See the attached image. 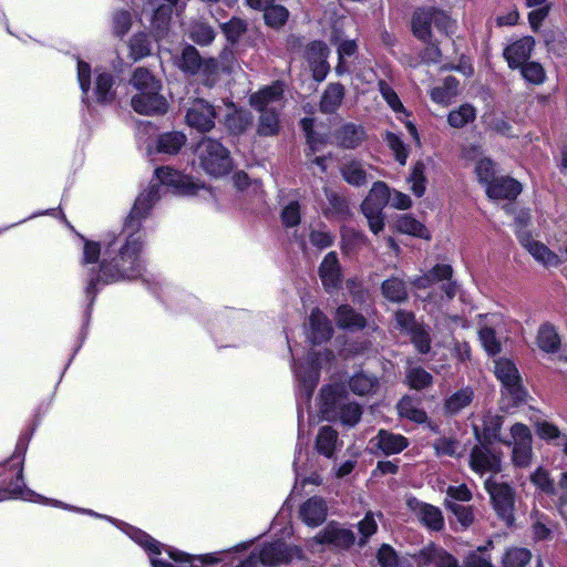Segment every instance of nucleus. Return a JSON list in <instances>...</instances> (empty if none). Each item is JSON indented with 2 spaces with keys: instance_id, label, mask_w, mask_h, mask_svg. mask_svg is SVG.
Returning <instances> with one entry per match:
<instances>
[{
  "instance_id": "f03ea898",
  "label": "nucleus",
  "mask_w": 567,
  "mask_h": 567,
  "mask_svg": "<svg viewBox=\"0 0 567 567\" xmlns=\"http://www.w3.org/2000/svg\"><path fill=\"white\" fill-rule=\"evenodd\" d=\"M22 470L23 468L21 466L19 470L18 476H17V481L14 483H11L9 486V495L11 498H21L24 501H37V502H41L45 505H51V506L59 507V508H62L65 511H71V512H75V513H80V514H85V515H89V516H92L95 518L105 519V520L110 522L111 524H113L115 527H117L120 530H122L124 534H126L133 542H135L138 545H142V532L125 522L118 520L109 515L96 513L92 509L72 506V505L65 504L61 501L45 498L41 495L35 494L33 491L29 489L24 485Z\"/></svg>"
},
{
  "instance_id": "393cba45",
  "label": "nucleus",
  "mask_w": 567,
  "mask_h": 567,
  "mask_svg": "<svg viewBox=\"0 0 567 567\" xmlns=\"http://www.w3.org/2000/svg\"><path fill=\"white\" fill-rule=\"evenodd\" d=\"M113 85V75L107 71L96 69L94 87L92 91V96L94 101L101 104L111 103L115 97Z\"/></svg>"
},
{
  "instance_id": "a878e982",
  "label": "nucleus",
  "mask_w": 567,
  "mask_h": 567,
  "mask_svg": "<svg viewBox=\"0 0 567 567\" xmlns=\"http://www.w3.org/2000/svg\"><path fill=\"white\" fill-rule=\"evenodd\" d=\"M319 544H331L338 547H348L353 544L354 535L348 529L340 528L334 524L327 525L315 537Z\"/></svg>"
},
{
  "instance_id": "0eeeda50",
  "label": "nucleus",
  "mask_w": 567,
  "mask_h": 567,
  "mask_svg": "<svg viewBox=\"0 0 567 567\" xmlns=\"http://www.w3.org/2000/svg\"><path fill=\"white\" fill-rule=\"evenodd\" d=\"M333 354L331 351L326 350L323 353H318L315 358L313 354L309 355V360L306 365L299 364L296 368V377L299 382V395L308 402L312 395V392L319 381V369L321 359L330 361Z\"/></svg>"
},
{
  "instance_id": "c03bdc74",
  "label": "nucleus",
  "mask_w": 567,
  "mask_h": 567,
  "mask_svg": "<svg viewBox=\"0 0 567 567\" xmlns=\"http://www.w3.org/2000/svg\"><path fill=\"white\" fill-rule=\"evenodd\" d=\"M492 546V542H488L487 545L480 546L470 551L463 560L464 567H494L492 564V557L487 553Z\"/></svg>"
},
{
  "instance_id": "a19ab883",
  "label": "nucleus",
  "mask_w": 567,
  "mask_h": 567,
  "mask_svg": "<svg viewBox=\"0 0 567 567\" xmlns=\"http://www.w3.org/2000/svg\"><path fill=\"white\" fill-rule=\"evenodd\" d=\"M336 320L339 327L350 330H359L365 326L364 317L357 313L349 306L338 308Z\"/></svg>"
},
{
  "instance_id": "680f3d73",
  "label": "nucleus",
  "mask_w": 567,
  "mask_h": 567,
  "mask_svg": "<svg viewBox=\"0 0 567 567\" xmlns=\"http://www.w3.org/2000/svg\"><path fill=\"white\" fill-rule=\"evenodd\" d=\"M289 17L288 10L282 6H269L264 13L265 21L268 25L278 28L285 24Z\"/></svg>"
},
{
  "instance_id": "603ef678",
  "label": "nucleus",
  "mask_w": 567,
  "mask_h": 567,
  "mask_svg": "<svg viewBox=\"0 0 567 567\" xmlns=\"http://www.w3.org/2000/svg\"><path fill=\"white\" fill-rule=\"evenodd\" d=\"M398 411L401 416L417 423H423L426 420V413L417 408L413 399L408 396L399 402Z\"/></svg>"
},
{
  "instance_id": "09e8293b",
  "label": "nucleus",
  "mask_w": 567,
  "mask_h": 567,
  "mask_svg": "<svg viewBox=\"0 0 567 567\" xmlns=\"http://www.w3.org/2000/svg\"><path fill=\"white\" fill-rule=\"evenodd\" d=\"M202 59L198 51L193 45H186L181 55L179 68L187 73L195 74L199 72Z\"/></svg>"
},
{
  "instance_id": "5701e85b",
  "label": "nucleus",
  "mask_w": 567,
  "mask_h": 567,
  "mask_svg": "<svg viewBox=\"0 0 567 567\" xmlns=\"http://www.w3.org/2000/svg\"><path fill=\"white\" fill-rule=\"evenodd\" d=\"M535 41L532 37H525L508 45L504 56L511 68H519L527 62L534 48Z\"/></svg>"
},
{
  "instance_id": "f257e3e1",
  "label": "nucleus",
  "mask_w": 567,
  "mask_h": 567,
  "mask_svg": "<svg viewBox=\"0 0 567 567\" xmlns=\"http://www.w3.org/2000/svg\"><path fill=\"white\" fill-rule=\"evenodd\" d=\"M136 196L134 205L125 220L123 234L125 243L120 249L118 259L113 266L106 258L101 257V245L94 240H85L81 264L86 271L85 293L92 306L100 288L120 279H134L140 275L142 251V208Z\"/></svg>"
},
{
  "instance_id": "1a4fd4ad",
  "label": "nucleus",
  "mask_w": 567,
  "mask_h": 567,
  "mask_svg": "<svg viewBox=\"0 0 567 567\" xmlns=\"http://www.w3.org/2000/svg\"><path fill=\"white\" fill-rule=\"evenodd\" d=\"M468 464L481 476L496 474L502 471V453L492 450L488 443L480 442L471 450Z\"/></svg>"
},
{
  "instance_id": "2f4dec72",
  "label": "nucleus",
  "mask_w": 567,
  "mask_h": 567,
  "mask_svg": "<svg viewBox=\"0 0 567 567\" xmlns=\"http://www.w3.org/2000/svg\"><path fill=\"white\" fill-rule=\"evenodd\" d=\"M457 80L453 76H447L444 79L441 85H437L431 90V99L433 102L446 106L451 104L452 101L457 96Z\"/></svg>"
},
{
  "instance_id": "2eb2a0df",
  "label": "nucleus",
  "mask_w": 567,
  "mask_h": 567,
  "mask_svg": "<svg viewBox=\"0 0 567 567\" xmlns=\"http://www.w3.org/2000/svg\"><path fill=\"white\" fill-rule=\"evenodd\" d=\"M159 89V81L144 70V115L163 114L167 110V101L158 93Z\"/></svg>"
},
{
  "instance_id": "dca6fc26",
  "label": "nucleus",
  "mask_w": 567,
  "mask_h": 567,
  "mask_svg": "<svg viewBox=\"0 0 567 567\" xmlns=\"http://www.w3.org/2000/svg\"><path fill=\"white\" fill-rule=\"evenodd\" d=\"M284 85L276 82L250 96V104L258 111H277L282 105Z\"/></svg>"
},
{
  "instance_id": "774afa93",
  "label": "nucleus",
  "mask_w": 567,
  "mask_h": 567,
  "mask_svg": "<svg viewBox=\"0 0 567 567\" xmlns=\"http://www.w3.org/2000/svg\"><path fill=\"white\" fill-rule=\"evenodd\" d=\"M478 336H480L482 346L489 354H496V353L501 352V343L496 339V336H495V332L493 329H491L488 327H484L480 330Z\"/></svg>"
},
{
  "instance_id": "cd10ccee",
  "label": "nucleus",
  "mask_w": 567,
  "mask_h": 567,
  "mask_svg": "<svg viewBox=\"0 0 567 567\" xmlns=\"http://www.w3.org/2000/svg\"><path fill=\"white\" fill-rule=\"evenodd\" d=\"M321 281L327 290L336 289L341 282L340 266L336 252H329L319 267Z\"/></svg>"
},
{
  "instance_id": "aec40b11",
  "label": "nucleus",
  "mask_w": 567,
  "mask_h": 567,
  "mask_svg": "<svg viewBox=\"0 0 567 567\" xmlns=\"http://www.w3.org/2000/svg\"><path fill=\"white\" fill-rule=\"evenodd\" d=\"M408 504L419 520L427 528L437 532L444 527V518L439 507L419 502L415 498L409 499Z\"/></svg>"
},
{
  "instance_id": "f8f14e48",
  "label": "nucleus",
  "mask_w": 567,
  "mask_h": 567,
  "mask_svg": "<svg viewBox=\"0 0 567 567\" xmlns=\"http://www.w3.org/2000/svg\"><path fill=\"white\" fill-rule=\"evenodd\" d=\"M495 374L515 403L524 399L525 391L520 384L518 370L511 360L502 358L495 360Z\"/></svg>"
},
{
  "instance_id": "473e14b6",
  "label": "nucleus",
  "mask_w": 567,
  "mask_h": 567,
  "mask_svg": "<svg viewBox=\"0 0 567 567\" xmlns=\"http://www.w3.org/2000/svg\"><path fill=\"white\" fill-rule=\"evenodd\" d=\"M142 59V34L135 33L126 45V54L123 52L118 53V62L114 65V69L122 73L124 66H130L132 63L137 62Z\"/></svg>"
},
{
  "instance_id": "4c0bfd02",
  "label": "nucleus",
  "mask_w": 567,
  "mask_h": 567,
  "mask_svg": "<svg viewBox=\"0 0 567 567\" xmlns=\"http://www.w3.org/2000/svg\"><path fill=\"white\" fill-rule=\"evenodd\" d=\"M378 446L386 455L396 454L408 446V440L401 434L381 430L378 434Z\"/></svg>"
},
{
  "instance_id": "a211bd4d",
  "label": "nucleus",
  "mask_w": 567,
  "mask_h": 567,
  "mask_svg": "<svg viewBox=\"0 0 567 567\" xmlns=\"http://www.w3.org/2000/svg\"><path fill=\"white\" fill-rule=\"evenodd\" d=\"M328 515V505L324 498L313 496L300 505L299 517L310 527L321 525Z\"/></svg>"
},
{
  "instance_id": "c756f323",
  "label": "nucleus",
  "mask_w": 567,
  "mask_h": 567,
  "mask_svg": "<svg viewBox=\"0 0 567 567\" xmlns=\"http://www.w3.org/2000/svg\"><path fill=\"white\" fill-rule=\"evenodd\" d=\"M334 137L339 146L352 150L363 142L365 132L362 126L349 123L340 127L336 132Z\"/></svg>"
},
{
  "instance_id": "a18cd8bd",
  "label": "nucleus",
  "mask_w": 567,
  "mask_h": 567,
  "mask_svg": "<svg viewBox=\"0 0 567 567\" xmlns=\"http://www.w3.org/2000/svg\"><path fill=\"white\" fill-rule=\"evenodd\" d=\"M382 293L392 302H402L408 298L405 284L399 278L386 279L382 284Z\"/></svg>"
},
{
  "instance_id": "8fccbe9b",
  "label": "nucleus",
  "mask_w": 567,
  "mask_h": 567,
  "mask_svg": "<svg viewBox=\"0 0 567 567\" xmlns=\"http://www.w3.org/2000/svg\"><path fill=\"white\" fill-rule=\"evenodd\" d=\"M532 559V553L526 548L513 547L503 556V567H525Z\"/></svg>"
},
{
  "instance_id": "69168bd1",
  "label": "nucleus",
  "mask_w": 567,
  "mask_h": 567,
  "mask_svg": "<svg viewBox=\"0 0 567 567\" xmlns=\"http://www.w3.org/2000/svg\"><path fill=\"white\" fill-rule=\"evenodd\" d=\"M445 504L463 527H468L473 523L474 515L471 507L460 505L453 501H446Z\"/></svg>"
},
{
  "instance_id": "4468645a",
  "label": "nucleus",
  "mask_w": 567,
  "mask_h": 567,
  "mask_svg": "<svg viewBox=\"0 0 567 567\" xmlns=\"http://www.w3.org/2000/svg\"><path fill=\"white\" fill-rule=\"evenodd\" d=\"M216 113L209 103L196 100L186 113L187 124L198 132H209L215 125Z\"/></svg>"
},
{
  "instance_id": "de8ad7c7",
  "label": "nucleus",
  "mask_w": 567,
  "mask_h": 567,
  "mask_svg": "<svg viewBox=\"0 0 567 567\" xmlns=\"http://www.w3.org/2000/svg\"><path fill=\"white\" fill-rule=\"evenodd\" d=\"M559 337L550 324H543L538 330L537 344L545 352H555L559 347Z\"/></svg>"
},
{
  "instance_id": "79ce46f5",
  "label": "nucleus",
  "mask_w": 567,
  "mask_h": 567,
  "mask_svg": "<svg viewBox=\"0 0 567 567\" xmlns=\"http://www.w3.org/2000/svg\"><path fill=\"white\" fill-rule=\"evenodd\" d=\"M349 386L358 395H368L377 391L379 382L372 375L358 373L350 379Z\"/></svg>"
},
{
  "instance_id": "412c9836",
  "label": "nucleus",
  "mask_w": 567,
  "mask_h": 567,
  "mask_svg": "<svg viewBox=\"0 0 567 567\" xmlns=\"http://www.w3.org/2000/svg\"><path fill=\"white\" fill-rule=\"evenodd\" d=\"M331 334L332 327L329 319L319 309H313L309 317L308 339L315 344H320L329 340Z\"/></svg>"
},
{
  "instance_id": "39448f33",
  "label": "nucleus",
  "mask_w": 567,
  "mask_h": 567,
  "mask_svg": "<svg viewBox=\"0 0 567 567\" xmlns=\"http://www.w3.org/2000/svg\"><path fill=\"white\" fill-rule=\"evenodd\" d=\"M433 29L449 35L453 32L454 22L445 12L435 8L417 10L412 20L413 34L424 43H431Z\"/></svg>"
},
{
  "instance_id": "9d476101",
  "label": "nucleus",
  "mask_w": 567,
  "mask_h": 567,
  "mask_svg": "<svg viewBox=\"0 0 567 567\" xmlns=\"http://www.w3.org/2000/svg\"><path fill=\"white\" fill-rule=\"evenodd\" d=\"M485 487L492 498L494 508L498 516L511 525L514 520L515 493L512 486L506 483L485 482Z\"/></svg>"
},
{
  "instance_id": "13d9d810",
  "label": "nucleus",
  "mask_w": 567,
  "mask_h": 567,
  "mask_svg": "<svg viewBox=\"0 0 567 567\" xmlns=\"http://www.w3.org/2000/svg\"><path fill=\"white\" fill-rule=\"evenodd\" d=\"M379 90L388 105L398 114H406V110L402 104L395 91L385 82L379 81Z\"/></svg>"
},
{
  "instance_id": "6e6d98bb",
  "label": "nucleus",
  "mask_w": 567,
  "mask_h": 567,
  "mask_svg": "<svg viewBox=\"0 0 567 567\" xmlns=\"http://www.w3.org/2000/svg\"><path fill=\"white\" fill-rule=\"evenodd\" d=\"M473 400V391L470 388L461 389L452 394L445 402V409L450 413H457L467 406Z\"/></svg>"
},
{
  "instance_id": "20e7f679",
  "label": "nucleus",
  "mask_w": 567,
  "mask_h": 567,
  "mask_svg": "<svg viewBox=\"0 0 567 567\" xmlns=\"http://www.w3.org/2000/svg\"><path fill=\"white\" fill-rule=\"evenodd\" d=\"M195 153L199 166L212 176H223L231 169L229 151L217 140L202 138Z\"/></svg>"
},
{
  "instance_id": "e433bc0d",
  "label": "nucleus",
  "mask_w": 567,
  "mask_h": 567,
  "mask_svg": "<svg viewBox=\"0 0 567 567\" xmlns=\"http://www.w3.org/2000/svg\"><path fill=\"white\" fill-rule=\"evenodd\" d=\"M338 432L331 426H322L316 440L317 451L328 458H331L338 446Z\"/></svg>"
},
{
  "instance_id": "bf43d9fd",
  "label": "nucleus",
  "mask_w": 567,
  "mask_h": 567,
  "mask_svg": "<svg viewBox=\"0 0 567 567\" xmlns=\"http://www.w3.org/2000/svg\"><path fill=\"white\" fill-rule=\"evenodd\" d=\"M406 380L411 388L421 390L432 383V375L422 368H412L406 373Z\"/></svg>"
},
{
  "instance_id": "0e129e2a",
  "label": "nucleus",
  "mask_w": 567,
  "mask_h": 567,
  "mask_svg": "<svg viewBox=\"0 0 567 567\" xmlns=\"http://www.w3.org/2000/svg\"><path fill=\"white\" fill-rule=\"evenodd\" d=\"M249 123V115L241 111H235L226 117V126L234 134H238L245 131Z\"/></svg>"
},
{
  "instance_id": "f3484780",
  "label": "nucleus",
  "mask_w": 567,
  "mask_h": 567,
  "mask_svg": "<svg viewBox=\"0 0 567 567\" xmlns=\"http://www.w3.org/2000/svg\"><path fill=\"white\" fill-rule=\"evenodd\" d=\"M414 557L421 567L431 564L435 565V567H460L458 560L453 555L434 544H429Z\"/></svg>"
},
{
  "instance_id": "4d7b16f0",
  "label": "nucleus",
  "mask_w": 567,
  "mask_h": 567,
  "mask_svg": "<svg viewBox=\"0 0 567 567\" xmlns=\"http://www.w3.org/2000/svg\"><path fill=\"white\" fill-rule=\"evenodd\" d=\"M261 116L259 121L258 132L261 135H274L279 130V118L277 111L268 110L260 111Z\"/></svg>"
},
{
  "instance_id": "ea45409f",
  "label": "nucleus",
  "mask_w": 567,
  "mask_h": 567,
  "mask_svg": "<svg viewBox=\"0 0 567 567\" xmlns=\"http://www.w3.org/2000/svg\"><path fill=\"white\" fill-rule=\"evenodd\" d=\"M186 141V135L181 132L165 133L158 137L156 148L159 153L177 154Z\"/></svg>"
},
{
  "instance_id": "72a5a7b5",
  "label": "nucleus",
  "mask_w": 567,
  "mask_h": 567,
  "mask_svg": "<svg viewBox=\"0 0 567 567\" xmlns=\"http://www.w3.org/2000/svg\"><path fill=\"white\" fill-rule=\"evenodd\" d=\"M344 97V87L340 83H330L324 90L321 101L320 110L323 113L336 112L342 103Z\"/></svg>"
},
{
  "instance_id": "c9c22d12",
  "label": "nucleus",
  "mask_w": 567,
  "mask_h": 567,
  "mask_svg": "<svg viewBox=\"0 0 567 567\" xmlns=\"http://www.w3.org/2000/svg\"><path fill=\"white\" fill-rule=\"evenodd\" d=\"M390 188L383 182H375L367 198L361 204V209H382L389 202Z\"/></svg>"
},
{
  "instance_id": "864d4df0",
  "label": "nucleus",
  "mask_w": 567,
  "mask_h": 567,
  "mask_svg": "<svg viewBox=\"0 0 567 567\" xmlns=\"http://www.w3.org/2000/svg\"><path fill=\"white\" fill-rule=\"evenodd\" d=\"M384 141L390 147V150L393 152L395 161L400 165L404 166L409 157V148L403 143L401 137L392 132H386L384 134Z\"/></svg>"
},
{
  "instance_id": "052dcab7",
  "label": "nucleus",
  "mask_w": 567,
  "mask_h": 567,
  "mask_svg": "<svg viewBox=\"0 0 567 567\" xmlns=\"http://www.w3.org/2000/svg\"><path fill=\"white\" fill-rule=\"evenodd\" d=\"M477 179L485 187L492 183L495 176V164L489 158H482L475 165Z\"/></svg>"
},
{
  "instance_id": "e2e57ef3",
  "label": "nucleus",
  "mask_w": 567,
  "mask_h": 567,
  "mask_svg": "<svg viewBox=\"0 0 567 567\" xmlns=\"http://www.w3.org/2000/svg\"><path fill=\"white\" fill-rule=\"evenodd\" d=\"M520 68L523 78L534 84H540L545 80L544 68L537 62H526Z\"/></svg>"
},
{
  "instance_id": "b1692460",
  "label": "nucleus",
  "mask_w": 567,
  "mask_h": 567,
  "mask_svg": "<svg viewBox=\"0 0 567 567\" xmlns=\"http://www.w3.org/2000/svg\"><path fill=\"white\" fill-rule=\"evenodd\" d=\"M126 94L131 95L128 116L136 130H140V122L134 118L132 113L142 114V68H136L128 83L126 84Z\"/></svg>"
},
{
  "instance_id": "9b49d317",
  "label": "nucleus",
  "mask_w": 567,
  "mask_h": 567,
  "mask_svg": "<svg viewBox=\"0 0 567 567\" xmlns=\"http://www.w3.org/2000/svg\"><path fill=\"white\" fill-rule=\"evenodd\" d=\"M144 549L148 550L152 567H174V561H190L189 556L164 546L144 533Z\"/></svg>"
},
{
  "instance_id": "7ed1b4c3",
  "label": "nucleus",
  "mask_w": 567,
  "mask_h": 567,
  "mask_svg": "<svg viewBox=\"0 0 567 567\" xmlns=\"http://www.w3.org/2000/svg\"><path fill=\"white\" fill-rule=\"evenodd\" d=\"M321 411L327 420L339 417L349 426L361 419V408L357 403H346V390L342 384H330L321 391Z\"/></svg>"
},
{
  "instance_id": "37998d69",
  "label": "nucleus",
  "mask_w": 567,
  "mask_h": 567,
  "mask_svg": "<svg viewBox=\"0 0 567 567\" xmlns=\"http://www.w3.org/2000/svg\"><path fill=\"white\" fill-rule=\"evenodd\" d=\"M426 166L423 162H416L411 171V174L408 178V183L410 184L411 192L416 197H422L426 189V176H425Z\"/></svg>"
},
{
  "instance_id": "338daca9",
  "label": "nucleus",
  "mask_w": 567,
  "mask_h": 567,
  "mask_svg": "<svg viewBox=\"0 0 567 567\" xmlns=\"http://www.w3.org/2000/svg\"><path fill=\"white\" fill-rule=\"evenodd\" d=\"M132 25V12L120 10L113 17V30L117 37H124Z\"/></svg>"
},
{
  "instance_id": "bb28decb",
  "label": "nucleus",
  "mask_w": 567,
  "mask_h": 567,
  "mask_svg": "<svg viewBox=\"0 0 567 567\" xmlns=\"http://www.w3.org/2000/svg\"><path fill=\"white\" fill-rule=\"evenodd\" d=\"M340 174L346 183L354 187L364 186L369 182L363 163L355 158L346 159L340 166Z\"/></svg>"
},
{
  "instance_id": "49530a36",
  "label": "nucleus",
  "mask_w": 567,
  "mask_h": 567,
  "mask_svg": "<svg viewBox=\"0 0 567 567\" xmlns=\"http://www.w3.org/2000/svg\"><path fill=\"white\" fill-rule=\"evenodd\" d=\"M476 117V111L471 104H462L447 115V123L454 128H462L473 122Z\"/></svg>"
},
{
  "instance_id": "5fc2aeb1",
  "label": "nucleus",
  "mask_w": 567,
  "mask_h": 567,
  "mask_svg": "<svg viewBox=\"0 0 567 567\" xmlns=\"http://www.w3.org/2000/svg\"><path fill=\"white\" fill-rule=\"evenodd\" d=\"M214 29L204 22H195L189 29V38L199 45H208L215 39Z\"/></svg>"
},
{
  "instance_id": "6ab92c4d",
  "label": "nucleus",
  "mask_w": 567,
  "mask_h": 567,
  "mask_svg": "<svg viewBox=\"0 0 567 567\" xmlns=\"http://www.w3.org/2000/svg\"><path fill=\"white\" fill-rule=\"evenodd\" d=\"M519 243L522 246L545 267H557L561 260L559 256L553 252L547 246L535 240L529 234H520Z\"/></svg>"
},
{
  "instance_id": "3c124183",
  "label": "nucleus",
  "mask_w": 567,
  "mask_h": 567,
  "mask_svg": "<svg viewBox=\"0 0 567 567\" xmlns=\"http://www.w3.org/2000/svg\"><path fill=\"white\" fill-rule=\"evenodd\" d=\"M91 65L78 60V81L82 91V102L86 105L91 103Z\"/></svg>"
},
{
  "instance_id": "f704fd0d",
  "label": "nucleus",
  "mask_w": 567,
  "mask_h": 567,
  "mask_svg": "<svg viewBox=\"0 0 567 567\" xmlns=\"http://www.w3.org/2000/svg\"><path fill=\"white\" fill-rule=\"evenodd\" d=\"M394 227L399 233L402 234H406L423 239L431 238L429 230L425 228V226L408 214L399 216L394 223Z\"/></svg>"
},
{
  "instance_id": "6e6552de",
  "label": "nucleus",
  "mask_w": 567,
  "mask_h": 567,
  "mask_svg": "<svg viewBox=\"0 0 567 567\" xmlns=\"http://www.w3.org/2000/svg\"><path fill=\"white\" fill-rule=\"evenodd\" d=\"M251 554L256 555L257 566L259 564L264 566H277L287 564L295 557L299 558L301 550L297 546H289L281 540H276L265 543L258 551L254 550Z\"/></svg>"
},
{
  "instance_id": "58836bf2",
  "label": "nucleus",
  "mask_w": 567,
  "mask_h": 567,
  "mask_svg": "<svg viewBox=\"0 0 567 567\" xmlns=\"http://www.w3.org/2000/svg\"><path fill=\"white\" fill-rule=\"evenodd\" d=\"M452 267L450 265H436L427 274L416 278L413 285L416 288L425 289L434 282L444 281L452 277Z\"/></svg>"
},
{
  "instance_id": "c85d7f7f",
  "label": "nucleus",
  "mask_w": 567,
  "mask_h": 567,
  "mask_svg": "<svg viewBox=\"0 0 567 567\" xmlns=\"http://www.w3.org/2000/svg\"><path fill=\"white\" fill-rule=\"evenodd\" d=\"M331 42L337 47L339 62L336 66V73L342 75L349 71L346 59L353 56L358 51L355 40H346L334 30L331 37Z\"/></svg>"
},
{
  "instance_id": "4be33fe9",
  "label": "nucleus",
  "mask_w": 567,
  "mask_h": 567,
  "mask_svg": "<svg viewBox=\"0 0 567 567\" xmlns=\"http://www.w3.org/2000/svg\"><path fill=\"white\" fill-rule=\"evenodd\" d=\"M485 192L492 199H514L522 192V186L511 177L501 176L489 183Z\"/></svg>"
},
{
  "instance_id": "7c9ffc66",
  "label": "nucleus",
  "mask_w": 567,
  "mask_h": 567,
  "mask_svg": "<svg viewBox=\"0 0 567 567\" xmlns=\"http://www.w3.org/2000/svg\"><path fill=\"white\" fill-rule=\"evenodd\" d=\"M502 417L498 415L488 414L484 416L482 433L478 432L477 427H474L476 439L480 442L488 444H491L493 441H498L502 443Z\"/></svg>"
},
{
  "instance_id": "ddd939ff",
  "label": "nucleus",
  "mask_w": 567,
  "mask_h": 567,
  "mask_svg": "<svg viewBox=\"0 0 567 567\" xmlns=\"http://www.w3.org/2000/svg\"><path fill=\"white\" fill-rule=\"evenodd\" d=\"M155 183L150 190V197H159V186L171 187L177 193L186 194L190 188L189 179L181 172L169 166L158 167L155 171Z\"/></svg>"
},
{
  "instance_id": "423d86ee",
  "label": "nucleus",
  "mask_w": 567,
  "mask_h": 567,
  "mask_svg": "<svg viewBox=\"0 0 567 567\" xmlns=\"http://www.w3.org/2000/svg\"><path fill=\"white\" fill-rule=\"evenodd\" d=\"M502 443L512 450V462L517 467H528L533 460V436L529 427L515 423L509 429V437Z\"/></svg>"
}]
</instances>
